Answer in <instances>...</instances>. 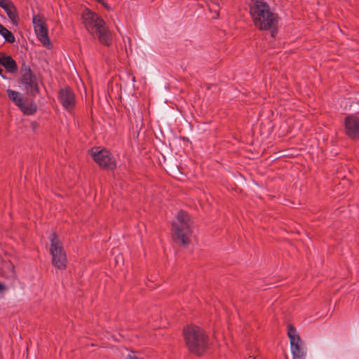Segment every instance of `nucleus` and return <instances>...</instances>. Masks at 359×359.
<instances>
[{"label": "nucleus", "instance_id": "f8f14e48", "mask_svg": "<svg viewBox=\"0 0 359 359\" xmlns=\"http://www.w3.org/2000/svg\"><path fill=\"white\" fill-rule=\"evenodd\" d=\"M1 8L5 11L8 19L14 26H18L19 22V17L17 13V10L13 2L9 0L7 3H5Z\"/></svg>", "mask_w": 359, "mask_h": 359}, {"label": "nucleus", "instance_id": "ddd939ff", "mask_svg": "<svg viewBox=\"0 0 359 359\" xmlns=\"http://www.w3.org/2000/svg\"><path fill=\"white\" fill-rule=\"evenodd\" d=\"M0 65L4 66L10 73H15L18 70L15 61L11 56L4 53L0 55Z\"/></svg>", "mask_w": 359, "mask_h": 359}, {"label": "nucleus", "instance_id": "f3484780", "mask_svg": "<svg viewBox=\"0 0 359 359\" xmlns=\"http://www.w3.org/2000/svg\"><path fill=\"white\" fill-rule=\"evenodd\" d=\"M98 2L101 3L107 9H109V6L105 4L104 0H97Z\"/></svg>", "mask_w": 359, "mask_h": 359}, {"label": "nucleus", "instance_id": "7ed1b4c3", "mask_svg": "<svg viewBox=\"0 0 359 359\" xmlns=\"http://www.w3.org/2000/svg\"><path fill=\"white\" fill-rule=\"evenodd\" d=\"M184 339L189 350L196 354H202L208 346L207 338L202 329L197 326H189L184 330Z\"/></svg>", "mask_w": 359, "mask_h": 359}, {"label": "nucleus", "instance_id": "9b49d317", "mask_svg": "<svg viewBox=\"0 0 359 359\" xmlns=\"http://www.w3.org/2000/svg\"><path fill=\"white\" fill-rule=\"evenodd\" d=\"M59 100L64 108L67 110H71L75 105L74 93L68 88L60 90L59 93Z\"/></svg>", "mask_w": 359, "mask_h": 359}, {"label": "nucleus", "instance_id": "2eb2a0df", "mask_svg": "<svg viewBox=\"0 0 359 359\" xmlns=\"http://www.w3.org/2000/svg\"><path fill=\"white\" fill-rule=\"evenodd\" d=\"M7 93H8V95L9 97V98L16 104L18 105V107H20V105H22V104L23 103L22 102V98L20 95V94L17 92V91H15L13 90H11V89H8L6 90Z\"/></svg>", "mask_w": 359, "mask_h": 359}, {"label": "nucleus", "instance_id": "39448f33", "mask_svg": "<svg viewBox=\"0 0 359 359\" xmlns=\"http://www.w3.org/2000/svg\"><path fill=\"white\" fill-rule=\"evenodd\" d=\"M50 253L52 256V263L59 269H64L67 264L66 254L57 236L53 233L50 237Z\"/></svg>", "mask_w": 359, "mask_h": 359}, {"label": "nucleus", "instance_id": "423d86ee", "mask_svg": "<svg viewBox=\"0 0 359 359\" xmlns=\"http://www.w3.org/2000/svg\"><path fill=\"white\" fill-rule=\"evenodd\" d=\"M287 335L290 339V350L293 359H306V350L297 331L293 327L289 326Z\"/></svg>", "mask_w": 359, "mask_h": 359}, {"label": "nucleus", "instance_id": "1a4fd4ad", "mask_svg": "<svg viewBox=\"0 0 359 359\" xmlns=\"http://www.w3.org/2000/svg\"><path fill=\"white\" fill-rule=\"evenodd\" d=\"M21 83L25 86V88L32 93L39 92L37 79L34 75L29 67L25 66L22 69V75Z\"/></svg>", "mask_w": 359, "mask_h": 359}, {"label": "nucleus", "instance_id": "dca6fc26", "mask_svg": "<svg viewBox=\"0 0 359 359\" xmlns=\"http://www.w3.org/2000/svg\"><path fill=\"white\" fill-rule=\"evenodd\" d=\"M19 107L21 109V111L26 114H32L36 111L35 107L32 105L27 106L24 103H22V105H20Z\"/></svg>", "mask_w": 359, "mask_h": 359}, {"label": "nucleus", "instance_id": "4468645a", "mask_svg": "<svg viewBox=\"0 0 359 359\" xmlns=\"http://www.w3.org/2000/svg\"><path fill=\"white\" fill-rule=\"evenodd\" d=\"M0 35L4 38V41L8 43H13L15 41V36L7 28L0 23Z\"/></svg>", "mask_w": 359, "mask_h": 359}, {"label": "nucleus", "instance_id": "aec40b11", "mask_svg": "<svg viewBox=\"0 0 359 359\" xmlns=\"http://www.w3.org/2000/svg\"><path fill=\"white\" fill-rule=\"evenodd\" d=\"M4 285L0 283V291H2L3 290H4Z\"/></svg>", "mask_w": 359, "mask_h": 359}, {"label": "nucleus", "instance_id": "f03ea898", "mask_svg": "<svg viewBox=\"0 0 359 359\" xmlns=\"http://www.w3.org/2000/svg\"><path fill=\"white\" fill-rule=\"evenodd\" d=\"M82 20L86 29L91 34H96L100 43L107 46L111 43V34L106 29L104 20L96 13L85 9L82 13Z\"/></svg>", "mask_w": 359, "mask_h": 359}, {"label": "nucleus", "instance_id": "f257e3e1", "mask_svg": "<svg viewBox=\"0 0 359 359\" xmlns=\"http://www.w3.org/2000/svg\"><path fill=\"white\" fill-rule=\"evenodd\" d=\"M250 13L255 25L262 30L270 29L276 20V15L263 0H252Z\"/></svg>", "mask_w": 359, "mask_h": 359}, {"label": "nucleus", "instance_id": "9d476101", "mask_svg": "<svg viewBox=\"0 0 359 359\" xmlns=\"http://www.w3.org/2000/svg\"><path fill=\"white\" fill-rule=\"evenodd\" d=\"M345 129L346 134L351 138L359 137V117L351 115L346 118Z\"/></svg>", "mask_w": 359, "mask_h": 359}, {"label": "nucleus", "instance_id": "20e7f679", "mask_svg": "<svg viewBox=\"0 0 359 359\" xmlns=\"http://www.w3.org/2000/svg\"><path fill=\"white\" fill-rule=\"evenodd\" d=\"M172 230L175 239L182 245H187L189 242L191 234V220L188 214L184 211H180L173 222Z\"/></svg>", "mask_w": 359, "mask_h": 359}, {"label": "nucleus", "instance_id": "6e6552de", "mask_svg": "<svg viewBox=\"0 0 359 359\" xmlns=\"http://www.w3.org/2000/svg\"><path fill=\"white\" fill-rule=\"evenodd\" d=\"M34 31L36 34L39 41L44 47L50 48L51 46L50 39L48 36L47 28L44 26L39 16L34 15L32 19Z\"/></svg>", "mask_w": 359, "mask_h": 359}, {"label": "nucleus", "instance_id": "a211bd4d", "mask_svg": "<svg viewBox=\"0 0 359 359\" xmlns=\"http://www.w3.org/2000/svg\"><path fill=\"white\" fill-rule=\"evenodd\" d=\"M9 0H0V7L3 6L5 3H7Z\"/></svg>", "mask_w": 359, "mask_h": 359}, {"label": "nucleus", "instance_id": "6ab92c4d", "mask_svg": "<svg viewBox=\"0 0 359 359\" xmlns=\"http://www.w3.org/2000/svg\"><path fill=\"white\" fill-rule=\"evenodd\" d=\"M2 72H3V69L0 68V75L1 76V77L4 79H6L7 78L2 74Z\"/></svg>", "mask_w": 359, "mask_h": 359}, {"label": "nucleus", "instance_id": "0eeeda50", "mask_svg": "<svg viewBox=\"0 0 359 359\" xmlns=\"http://www.w3.org/2000/svg\"><path fill=\"white\" fill-rule=\"evenodd\" d=\"M92 155L95 161L100 166L109 169H113L116 165V161L111 153L106 149L93 151Z\"/></svg>", "mask_w": 359, "mask_h": 359}]
</instances>
